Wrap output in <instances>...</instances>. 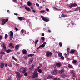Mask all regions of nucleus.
Listing matches in <instances>:
<instances>
[{"label":"nucleus","instance_id":"nucleus-30","mask_svg":"<svg viewBox=\"0 0 80 80\" xmlns=\"http://www.w3.org/2000/svg\"><path fill=\"white\" fill-rule=\"evenodd\" d=\"M61 17H67V15L65 14H62Z\"/></svg>","mask_w":80,"mask_h":80},{"label":"nucleus","instance_id":"nucleus-25","mask_svg":"<svg viewBox=\"0 0 80 80\" xmlns=\"http://www.w3.org/2000/svg\"><path fill=\"white\" fill-rule=\"evenodd\" d=\"M10 36H13V32L12 31H10Z\"/></svg>","mask_w":80,"mask_h":80},{"label":"nucleus","instance_id":"nucleus-64","mask_svg":"<svg viewBox=\"0 0 80 80\" xmlns=\"http://www.w3.org/2000/svg\"><path fill=\"white\" fill-rule=\"evenodd\" d=\"M44 35H45V34L43 33H42L41 35V36H44Z\"/></svg>","mask_w":80,"mask_h":80},{"label":"nucleus","instance_id":"nucleus-52","mask_svg":"<svg viewBox=\"0 0 80 80\" xmlns=\"http://www.w3.org/2000/svg\"><path fill=\"white\" fill-rule=\"evenodd\" d=\"M64 55L65 58H67V54H65Z\"/></svg>","mask_w":80,"mask_h":80},{"label":"nucleus","instance_id":"nucleus-6","mask_svg":"<svg viewBox=\"0 0 80 80\" xmlns=\"http://www.w3.org/2000/svg\"><path fill=\"white\" fill-rule=\"evenodd\" d=\"M64 71L65 69H64V68H62L59 70V73H60V74H62V73H64Z\"/></svg>","mask_w":80,"mask_h":80},{"label":"nucleus","instance_id":"nucleus-53","mask_svg":"<svg viewBox=\"0 0 80 80\" xmlns=\"http://www.w3.org/2000/svg\"><path fill=\"white\" fill-rule=\"evenodd\" d=\"M54 8H55V9H56V10H59L56 7H54Z\"/></svg>","mask_w":80,"mask_h":80},{"label":"nucleus","instance_id":"nucleus-31","mask_svg":"<svg viewBox=\"0 0 80 80\" xmlns=\"http://www.w3.org/2000/svg\"><path fill=\"white\" fill-rule=\"evenodd\" d=\"M34 54H29V55H28V57H32V56H34Z\"/></svg>","mask_w":80,"mask_h":80},{"label":"nucleus","instance_id":"nucleus-17","mask_svg":"<svg viewBox=\"0 0 80 80\" xmlns=\"http://www.w3.org/2000/svg\"><path fill=\"white\" fill-rule=\"evenodd\" d=\"M13 38V36H10L9 39L10 40H12Z\"/></svg>","mask_w":80,"mask_h":80},{"label":"nucleus","instance_id":"nucleus-48","mask_svg":"<svg viewBox=\"0 0 80 80\" xmlns=\"http://www.w3.org/2000/svg\"><path fill=\"white\" fill-rule=\"evenodd\" d=\"M26 20V19L25 18H22V20Z\"/></svg>","mask_w":80,"mask_h":80},{"label":"nucleus","instance_id":"nucleus-44","mask_svg":"<svg viewBox=\"0 0 80 80\" xmlns=\"http://www.w3.org/2000/svg\"><path fill=\"white\" fill-rule=\"evenodd\" d=\"M39 69H40V67H37V69H36V70H37L38 71V70H39Z\"/></svg>","mask_w":80,"mask_h":80},{"label":"nucleus","instance_id":"nucleus-11","mask_svg":"<svg viewBox=\"0 0 80 80\" xmlns=\"http://www.w3.org/2000/svg\"><path fill=\"white\" fill-rule=\"evenodd\" d=\"M22 52L23 54L24 55H26L27 53V50L25 49H23L22 50Z\"/></svg>","mask_w":80,"mask_h":80},{"label":"nucleus","instance_id":"nucleus-62","mask_svg":"<svg viewBox=\"0 0 80 80\" xmlns=\"http://www.w3.org/2000/svg\"><path fill=\"white\" fill-rule=\"evenodd\" d=\"M25 59L27 60V56L25 57Z\"/></svg>","mask_w":80,"mask_h":80},{"label":"nucleus","instance_id":"nucleus-1","mask_svg":"<svg viewBox=\"0 0 80 80\" xmlns=\"http://www.w3.org/2000/svg\"><path fill=\"white\" fill-rule=\"evenodd\" d=\"M8 21V19H6V20L5 19H2V23L1 24L2 25H4L6 22H7Z\"/></svg>","mask_w":80,"mask_h":80},{"label":"nucleus","instance_id":"nucleus-23","mask_svg":"<svg viewBox=\"0 0 80 80\" xmlns=\"http://www.w3.org/2000/svg\"><path fill=\"white\" fill-rule=\"evenodd\" d=\"M2 47L3 49H4V50H6V46H5V44H2Z\"/></svg>","mask_w":80,"mask_h":80},{"label":"nucleus","instance_id":"nucleus-16","mask_svg":"<svg viewBox=\"0 0 80 80\" xmlns=\"http://www.w3.org/2000/svg\"><path fill=\"white\" fill-rule=\"evenodd\" d=\"M27 4L29 6L32 5V4H31V2H30V1H28L27 2Z\"/></svg>","mask_w":80,"mask_h":80},{"label":"nucleus","instance_id":"nucleus-24","mask_svg":"<svg viewBox=\"0 0 80 80\" xmlns=\"http://www.w3.org/2000/svg\"><path fill=\"white\" fill-rule=\"evenodd\" d=\"M58 56L59 57H61L62 56V54L61 52H59L58 54Z\"/></svg>","mask_w":80,"mask_h":80},{"label":"nucleus","instance_id":"nucleus-18","mask_svg":"<svg viewBox=\"0 0 80 80\" xmlns=\"http://www.w3.org/2000/svg\"><path fill=\"white\" fill-rule=\"evenodd\" d=\"M56 66L57 67H60L61 66V64H60V63H56Z\"/></svg>","mask_w":80,"mask_h":80},{"label":"nucleus","instance_id":"nucleus-14","mask_svg":"<svg viewBox=\"0 0 80 80\" xmlns=\"http://www.w3.org/2000/svg\"><path fill=\"white\" fill-rule=\"evenodd\" d=\"M68 67L69 68H72L73 66L72 65H70V64H68Z\"/></svg>","mask_w":80,"mask_h":80},{"label":"nucleus","instance_id":"nucleus-21","mask_svg":"<svg viewBox=\"0 0 80 80\" xmlns=\"http://www.w3.org/2000/svg\"><path fill=\"white\" fill-rule=\"evenodd\" d=\"M25 9H26V10H28V11H30L31 10L30 8H28L27 7H25Z\"/></svg>","mask_w":80,"mask_h":80},{"label":"nucleus","instance_id":"nucleus-19","mask_svg":"<svg viewBox=\"0 0 80 80\" xmlns=\"http://www.w3.org/2000/svg\"><path fill=\"white\" fill-rule=\"evenodd\" d=\"M70 73L71 74H75V71H71L70 72Z\"/></svg>","mask_w":80,"mask_h":80},{"label":"nucleus","instance_id":"nucleus-43","mask_svg":"<svg viewBox=\"0 0 80 80\" xmlns=\"http://www.w3.org/2000/svg\"><path fill=\"white\" fill-rule=\"evenodd\" d=\"M38 72H39V73H42V70L39 69L38 70Z\"/></svg>","mask_w":80,"mask_h":80},{"label":"nucleus","instance_id":"nucleus-4","mask_svg":"<svg viewBox=\"0 0 80 80\" xmlns=\"http://www.w3.org/2000/svg\"><path fill=\"white\" fill-rule=\"evenodd\" d=\"M46 45V42H44L43 43V44L40 45L37 48L38 50L39 48H43Z\"/></svg>","mask_w":80,"mask_h":80},{"label":"nucleus","instance_id":"nucleus-8","mask_svg":"<svg viewBox=\"0 0 80 80\" xmlns=\"http://www.w3.org/2000/svg\"><path fill=\"white\" fill-rule=\"evenodd\" d=\"M34 68H35V66L33 64H32L31 67L29 68V70L30 71H32V70H33Z\"/></svg>","mask_w":80,"mask_h":80},{"label":"nucleus","instance_id":"nucleus-27","mask_svg":"<svg viewBox=\"0 0 80 80\" xmlns=\"http://www.w3.org/2000/svg\"><path fill=\"white\" fill-rule=\"evenodd\" d=\"M75 52V50H71L70 52V53H74V52Z\"/></svg>","mask_w":80,"mask_h":80},{"label":"nucleus","instance_id":"nucleus-15","mask_svg":"<svg viewBox=\"0 0 80 80\" xmlns=\"http://www.w3.org/2000/svg\"><path fill=\"white\" fill-rule=\"evenodd\" d=\"M4 67V63H1L0 66L1 68H3Z\"/></svg>","mask_w":80,"mask_h":80},{"label":"nucleus","instance_id":"nucleus-39","mask_svg":"<svg viewBox=\"0 0 80 80\" xmlns=\"http://www.w3.org/2000/svg\"><path fill=\"white\" fill-rule=\"evenodd\" d=\"M37 72H38V71H37V70L35 69V70L34 72L33 73H37Z\"/></svg>","mask_w":80,"mask_h":80},{"label":"nucleus","instance_id":"nucleus-22","mask_svg":"<svg viewBox=\"0 0 80 80\" xmlns=\"http://www.w3.org/2000/svg\"><path fill=\"white\" fill-rule=\"evenodd\" d=\"M38 42V40H36L35 41V47H36L37 45V43Z\"/></svg>","mask_w":80,"mask_h":80},{"label":"nucleus","instance_id":"nucleus-54","mask_svg":"<svg viewBox=\"0 0 80 80\" xmlns=\"http://www.w3.org/2000/svg\"><path fill=\"white\" fill-rule=\"evenodd\" d=\"M24 69H25V68L23 67H22L21 68H20V70H24Z\"/></svg>","mask_w":80,"mask_h":80},{"label":"nucleus","instance_id":"nucleus-47","mask_svg":"<svg viewBox=\"0 0 80 80\" xmlns=\"http://www.w3.org/2000/svg\"><path fill=\"white\" fill-rule=\"evenodd\" d=\"M70 8H72V7H73V5L72 4H71V5L69 6Z\"/></svg>","mask_w":80,"mask_h":80},{"label":"nucleus","instance_id":"nucleus-41","mask_svg":"<svg viewBox=\"0 0 80 80\" xmlns=\"http://www.w3.org/2000/svg\"><path fill=\"white\" fill-rule=\"evenodd\" d=\"M59 45H60V47H62V44L61 42H60L59 43Z\"/></svg>","mask_w":80,"mask_h":80},{"label":"nucleus","instance_id":"nucleus-38","mask_svg":"<svg viewBox=\"0 0 80 80\" xmlns=\"http://www.w3.org/2000/svg\"><path fill=\"white\" fill-rule=\"evenodd\" d=\"M0 54H1V55H4L5 54V52H0Z\"/></svg>","mask_w":80,"mask_h":80},{"label":"nucleus","instance_id":"nucleus-7","mask_svg":"<svg viewBox=\"0 0 80 80\" xmlns=\"http://www.w3.org/2000/svg\"><path fill=\"white\" fill-rule=\"evenodd\" d=\"M52 52H50L48 51L46 52V55L47 57H50L52 55Z\"/></svg>","mask_w":80,"mask_h":80},{"label":"nucleus","instance_id":"nucleus-32","mask_svg":"<svg viewBox=\"0 0 80 80\" xmlns=\"http://www.w3.org/2000/svg\"><path fill=\"white\" fill-rule=\"evenodd\" d=\"M77 62V60H74L72 61V63L73 64H75Z\"/></svg>","mask_w":80,"mask_h":80},{"label":"nucleus","instance_id":"nucleus-58","mask_svg":"<svg viewBox=\"0 0 80 80\" xmlns=\"http://www.w3.org/2000/svg\"><path fill=\"white\" fill-rule=\"evenodd\" d=\"M46 11H47L48 12H49V9H48V8H46Z\"/></svg>","mask_w":80,"mask_h":80},{"label":"nucleus","instance_id":"nucleus-46","mask_svg":"<svg viewBox=\"0 0 80 80\" xmlns=\"http://www.w3.org/2000/svg\"><path fill=\"white\" fill-rule=\"evenodd\" d=\"M24 76H27L28 75V74L27 72L24 73Z\"/></svg>","mask_w":80,"mask_h":80},{"label":"nucleus","instance_id":"nucleus-57","mask_svg":"<svg viewBox=\"0 0 80 80\" xmlns=\"http://www.w3.org/2000/svg\"><path fill=\"white\" fill-rule=\"evenodd\" d=\"M9 46L12 47V43H10L9 44Z\"/></svg>","mask_w":80,"mask_h":80},{"label":"nucleus","instance_id":"nucleus-35","mask_svg":"<svg viewBox=\"0 0 80 80\" xmlns=\"http://www.w3.org/2000/svg\"><path fill=\"white\" fill-rule=\"evenodd\" d=\"M65 77H66V75L64 74H63L61 75V77H62V78H65Z\"/></svg>","mask_w":80,"mask_h":80},{"label":"nucleus","instance_id":"nucleus-63","mask_svg":"<svg viewBox=\"0 0 80 80\" xmlns=\"http://www.w3.org/2000/svg\"><path fill=\"white\" fill-rule=\"evenodd\" d=\"M4 65L6 67H8V65H7V64H5Z\"/></svg>","mask_w":80,"mask_h":80},{"label":"nucleus","instance_id":"nucleus-51","mask_svg":"<svg viewBox=\"0 0 80 80\" xmlns=\"http://www.w3.org/2000/svg\"><path fill=\"white\" fill-rule=\"evenodd\" d=\"M72 77H76V76L74 74H73V75H72Z\"/></svg>","mask_w":80,"mask_h":80},{"label":"nucleus","instance_id":"nucleus-36","mask_svg":"<svg viewBox=\"0 0 80 80\" xmlns=\"http://www.w3.org/2000/svg\"><path fill=\"white\" fill-rule=\"evenodd\" d=\"M8 38V35L7 34H5V39H7Z\"/></svg>","mask_w":80,"mask_h":80},{"label":"nucleus","instance_id":"nucleus-61","mask_svg":"<svg viewBox=\"0 0 80 80\" xmlns=\"http://www.w3.org/2000/svg\"><path fill=\"white\" fill-rule=\"evenodd\" d=\"M48 32L49 33H50V32H51V31H50V30H48Z\"/></svg>","mask_w":80,"mask_h":80},{"label":"nucleus","instance_id":"nucleus-5","mask_svg":"<svg viewBox=\"0 0 80 80\" xmlns=\"http://www.w3.org/2000/svg\"><path fill=\"white\" fill-rule=\"evenodd\" d=\"M41 17L42 20H44V21H45V22H49V19L45 18L44 17H43V16H41Z\"/></svg>","mask_w":80,"mask_h":80},{"label":"nucleus","instance_id":"nucleus-33","mask_svg":"<svg viewBox=\"0 0 80 80\" xmlns=\"http://www.w3.org/2000/svg\"><path fill=\"white\" fill-rule=\"evenodd\" d=\"M73 7H77V4L76 3H74L72 4Z\"/></svg>","mask_w":80,"mask_h":80},{"label":"nucleus","instance_id":"nucleus-45","mask_svg":"<svg viewBox=\"0 0 80 80\" xmlns=\"http://www.w3.org/2000/svg\"><path fill=\"white\" fill-rule=\"evenodd\" d=\"M40 12L41 13H45V11L41 10V11Z\"/></svg>","mask_w":80,"mask_h":80},{"label":"nucleus","instance_id":"nucleus-50","mask_svg":"<svg viewBox=\"0 0 80 80\" xmlns=\"http://www.w3.org/2000/svg\"><path fill=\"white\" fill-rule=\"evenodd\" d=\"M21 32L22 33H24V31H23V29H22L21 30Z\"/></svg>","mask_w":80,"mask_h":80},{"label":"nucleus","instance_id":"nucleus-26","mask_svg":"<svg viewBox=\"0 0 80 80\" xmlns=\"http://www.w3.org/2000/svg\"><path fill=\"white\" fill-rule=\"evenodd\" d=\"M78 10H80V8L79 7L78 8H76V9L74 10V11H72V12H75V11H78Z\"/></svg>","mask_w":80,"mask_h":80},{"label":"nucleus","instance_id":"nucleus-56","mask_svg":"<svg viewBox=\"0 0 80 80\" xmlns=\"http://www.w3.org/2000/svg\"><path fill=\"white\" fill-rule=\"evenodd\" d=\"M36 5L37 7H39V4L38 3H36Z\"/></svg>","mask_w":80,"mask_h":80},{"label":"nucleus","instance_id":"nucleus-10","mask_svg":"<svg viewBox=\"0 0 80 80\" xmlns=\"http://www.w3.org/2000/svg\"><path fill=\"white\" fill-rule=\"evenodd\" d=\"M16 74H17L16 78L18 80V78H20V77L19 76L20 75V72H16Z\"/></svg>","mask_w":80,"mask_h":80},{"label":"nucleus","instance_id":"nucleus-3","mask_svg":"<svg viewBox=\"0 0 80 80\" xmlns=\"http://www.w3.org/2000/svg\"><path fill=\"white\" fill-rule=\"evenodd\" d=\"M38 73H33V75L32 76V78H35L36 77H38Z\"/></svg>","mask_w":80,"mask_h":80},{"label":"nucleus","instance_id":"nucleus-12","mask_svg":"<svg viewBox=\"0 0 80 80\" xmlns=\"http://www.w3.org/2000/svg\"><path fill=\"white\" fill-rule=\"evenodd\" d=\"M33 59H30L28 61V63L29 64H32V63L33 62Z\"/></svg>","mask_w":80,"mask_h":80},{"label":"nucleus","instance_id":"nucleus-42","mask_svg":"<svg viewBox=\"0 0 80 80\" xmlns=\"http://www.w3.org/2000/svg\"><path fill=\"white\" fill-rule=\"evenodd\" d=\"M61 58L62 60H64V59H65V58H64L63 56H62V57H61Z\"/></svg>","mask_w":80,"mask_h":80},{"label":"nucleus","instance_id":"nucleus-13","mask_svg":"<svg viewBox=\"0 0 80 80\" xmlns=\"http://www.w3.org/2000/svg\"><path fill=\"white\" fill-rule=\"evenodd\" d=\"M19 45H17L15 46V48L16 50H18V49L19 48Z\"/></svg>","mask_w":80,"mask_h":80},{"label":"nucleus","instance_id":"nucleus-37","mask_svg":"<svg viewBox=\"0 0 80 80\" xmlns=\"http://www.w3.org/2000/svg\"><path fill=\"white\" fill-rule=\"evenodd\" d=\"M12 59H13V60H15V61H17V59H16V58H15L14 57L12 56Z\"/></svg>","mask_w":80,"mask_h":80},{"label":"nucleus","instance_id":"nucleus-34","mask_svg":"<svg viewBox=\"0 0 80 80\" xmlns=\"http://www.w3.org/2000/svg\"><path fill=\"white\" fill-rule=\"evenodd\" d=\"M18 20H20V21H22V17H19L18 18Z\"/></svg>","mask_w":80,"mask_h":80},{"label":"nucleus","instance_id":"nucleus-20","mask_svg":"<svg viewBox=\"0 0 80 80\" xmlns=\"http://www.w3.org/2000/svg\"><path fill=\"white\" fill-rule=\"evenodd\" d=\"M5 51L7 53H10V52H11L12 50L10 49H8V50H6Z\"/></svg>","mask_w":80,"mask_h":80},{"label":"nucleus","instance_id":"nucleus-60","mask_svg":"<svg viewBox=\"0 0 80 80\" xmlns=\"http://www.w3.org/2000/svg\"><path fill=\"white\" fill-rule=\"evenodd\" d=\"M53 67L54 68H55V67H56V65H53Z\"/></svg>","mask_w":80,"mask_h":80},{"label":"nucleus","instance_id":"nucleus-28","mask_svg":"<svg viewBox=\"0 0 80 80\" xmlns=\"http://www.w3.org/2000/svg\"><path fill=\"white\" fill-rule=\"evenodd\" d=\"M27 72V70L26 69H23L22 71V73H26V72Z\"/></svg>","mask_w":80,"mask_h":80},{"label":"nucleus","instance_id":"nucleus-49","mask_svg":"<svg viewBox=\"0 0 80 80\" xmlns=\"http://www.w3.org/2000/svg\"><path fill=\"white\" fill-rule=\"evenodd\" d=\"M12 1L14 3H17V0H12Z\"/></svg>","mask_w":80,"mask_h":80},{"label":"nucleus","instance_id":"nucleus-40","mask_svg":"<svg viewBox=\"0 0 80 80\" xmlns=\"http://www.w3.org/2000/svg\"><path fill=\"white\" fill-rule=\"evenodd\" d=\"M41 40H43V41H45V38L42 37V38H41Z\"/></svg>","mask_w":80,"mask_h":80},{"label":"nucleus","instance_id":"nucleus-55","mask_svg":"<svg viewBox=\"0 0 80 80\" xmlns=\"http://www.w3.org/2000/svg\"><path fill=\"white\" fill-rule=\"evenodd\" d=\"M2 36L0 35V40H2Z\"/></svg>","mask_w":80,"mask_h":80},{"label":"nucleus","instance_id":"nucleus-29","mask_svg":"<svg viewBox=\"0 0 80 80\" xmlns=\"http://www.w3.org/2000/svg\"><path fill=\"white\" fill-rule=\"evenodd\" d=\"M23 76V75H19V78H18V80H20V78H21V77H22Z\"/></svg>","mask_w":80,"mask_h":80},{"label":"nucleus","instance_id":"nucleus-9","mask_svg":"<svg viewBox=\"0 0 80 80\" xmlns=\"http://www.w3.org/2000/svg\"><path fill=\"white\" fill-rule=\"evenodd\" d=\"M53 78V75H49L47 78V79H49V80H52Z\"/></svg>","mask_w":80,"mask_h":80},{"label":"nucleus","instance_id":"nucleus-59","mask_svg":"<svg viewBox=\"0 0 80 80\" xmlns=\"http://www.w3.org/2000/svg\"><path fill=\"white\" fill-rule=\"evenodd\" d=\"M32 12H33V13H36V11L34 10L33 9L32 10Z\"/></svg>","mask_w":80,"mask_h":80},{"label":"nucleus","instance_id":"nucleus-2","mask_svg":"<svg viewBox=\"0 0 80 80\" xmlns=\"http://www.w3.org/2000/svg\"><path fill=\"white\" fill-rule=\"evenodd\" d=\"M58 73V70L57 69H54L51 72L52 75H57Z\"/></svg>","mask_w":80,"mask_h":80}]
</instances>
